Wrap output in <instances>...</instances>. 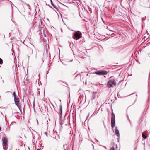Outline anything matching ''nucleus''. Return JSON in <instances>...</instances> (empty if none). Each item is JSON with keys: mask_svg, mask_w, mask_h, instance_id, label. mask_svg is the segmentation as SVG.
I'll return each instance as SVG.
<instances>
[{"mask_svg": "<svg viewBox=\"0 0 150 150\" xmlns=\"http://www.w3.org/2000/svg\"><path fill=\"white\" fill-rule=\"evenodd\" d=\"M116 85V83L114 79H109L107 84V86L108 88L113 87Z\"/></svg>", "mask_w": 150, "mask_h": 150, "instance_id": "nucleus-1", "label": "nucleus"}, {"mask_svg": "<svg viewBox=\"0 0 150 150\" xmlns=\"http://www.w3.org/2000/svg\"><path fill=\"white\" fill-rule=\"evenodd\" d=\"M14 101L15 104L18 107L21 112H22L21 105L19 104V99L18 96H15Z\"/></svg>", "mask_w": 150, "mask_h": 150, "instance_id": "nucleus-2", "label": "nucleus"}, {"mask_svg": "<svg viewBox=\"0 0 150 150\" xmlns=\"http://www.w3.org/2000/svg\"><path fill=\"white\" fill-rule=\"evenodd\" d=\"M81 33L79 31L75 32L73 35V38L76 40L79 39L81 37Z\"/></svg>", "mask_w": 150, "mask_h": 150, "instance_id": "nucleus-3", "label": "nucleus"}, {"mask_svg": "<svg viewBox=\"0 0 150 150\" xmlns=\"http://www.w3.org/2000/svg\"><path fill=\"white\" fill-rule=\"evenodd\" d=\"M93 73L98 75H104L107 74L108 73V72L104 70H100L93 72Z\"/></svg>", "mask_w": 150, "mask_h": 150, "instance_id": "nucleus-4", "label": "nucleus"}, {"mask_svg": "<svg viewBox=\"0 0 150 150\" xmlns=\"http://www.w3.org/2000/svg\"><path fill=\"white\" fill-rule=\"evenodd\" d=\"M3 141V144H7V142H8L7 139L6 137H3L2 139Z\"/></svg>", "mask_w": 150, "mask_h": 150, "instance_id": "nucleus-5", "label": "nucleus"}, {"mask_svg": "<svg viewBox=\"0 0 150 150\" xmlns=\"http://www.w3.org/2000/svg\"><path fill=\"white\" fill-rule=\"evenodd\" d=\"M62 105H61L59 106V113L60 115V117H62Z\"/></svg>", "mask_w": 150, "mask_h": 150, "instance_id": "nucleus-6", "label": "nucleus"}, {"mask_svg": "<svg viewBox=\"0 0 150 150\" xmlns=\"http://www.w3.org/2000/svg\"><path fill=\"white\" fill-rule=\"evenodd\" d=\"M115 133L117 136L118 137H119L120 136V134L119 133L118 130L117 129V127H115Z\"/></svg>", "mask_w": 150, "mask_h": 150, "instance_id": "nucleus-7", "label": "nucleus"}, {"mask_svg": "<svg viewBox=\"0 0 150 150\" xmlns=\"http://www.w3.org/2000/svg\"><path fill=\"white\" fill-rule=\"evenodd\" d=\"M115 120H111V127L112 128H113L115 126Z\"/></svg>", "mask_w": 150, "mask_h": 150, "instance_id": "nucleus-8", "label": "nucleus"}, {"mask_svg": "<svg viewBox=\"0 0 150 150\" xmlns=\"http://www.w3.org/2000/svg\"><path fill=\"white\" fill-rule=\"evenodd\" d=\"M111 120H115V116L113 112L111 114Z\"/></svg>", "mask_w": 150, "mask_h": 150, "instance_id": "nucleus-9", "label": "nucleus"}, {"mask_svg": "<svg viewBox=\"0 0 150 150\" xmlns=\"http://www.w3.org/2000/svg\"><path fill=\"white\" fill-rule=\"evenodd\" d=\"M50 2H51V4L52 5V6L54 8H56L57 10H58V8H57V7H56V6L53 3V2H52V0H50Z\"/></svg>", "mask_w": 150, "mask_h": 150, "instance_id": "nucleus-10", "label": "nucleus"}, {"mask_svg": "<svg viewBox=\"0 0 150 150\" xmlns=\"http://www.w3.org/2000/svg\"><path fill=\"white\" fill-rule=\"evenodd\" d=\"M7 144H3V148L4 150H7Z\"/></svg>", "mask_w": 150, "mask_h": 150, "instance_id": "nucleus-11", "label": "nucleus"}, {"mask_svg": "<svg viewBox=\"0 0 150 150\" xmlns=\"http://www.w3.org/2000/svg\"><path fill=\"white\" fill-rule=\"evenodd\" d=\"M142 136L144 138L146 139L147 138L146 136L144 134H142Z\"/></svg>", "mask_w": 150, "mask_h": 150, "instance_id": "nucleus-12", "label": "nucleus"}, {"mask_svg": "<svg viewBox=\"0 0 150 150\" xmlns=\"http://www.w3.org/2000/svg\"><path fill=\"white\" fill-rule=\"evenodd\" d=\"M146 16H145L144 18H142V22H143L144 21V20L146 19Z\"/></svg>", "mask_w": 150, "mask_h": 150, "instance_id": "nucleus-13", "label": "nucleus"}, {"mask_svg": "<svg viewBox=\"0 0 150 150\" xmlns=\"http://www.w3.org/2000/svg\"><path fill=\"white\" fill-rule=\"evenodd\" d=\"M67 145L66 144L65 145H64L63 146V148L64 150H66L67 149Z\"/></svg>", "mask_w": 150, "mask_h": 150, "instance_id": "nucleus-14", "label": "nucleus"}, {"mask_svg": "<svg viewBox=\"0 0 150 150\" xmlns=\"http://www.w3.org/2000/svg\"><path fill=\"white\" fill-rule=\"evenodd\" d=\"M3 60L1 59L0 58V64H3Z\"/></svg>", "mask_w": 150, "mask_h": 150, "instance_id": "nucleus-15", "label": "nucleus"}, {"mask_svg": "<svg viewBox=\"0 0 150 150\" xmlns=\"http://www.w3.org/2000/svg\"><path fill=\"white\" fill-rule=\"evenodd\" d=\"M110 150H115V149L114 147H112L110 149Z\"/></svg>", "mask_w": 150, "mask_h": 150, "instance_id": "nucleus-16", "label": "nucleus"}, {"mask_svg": "<svg viewBox=\"0 0 150 150\" xmlns=\"http://www.w3.org/2000/svg\"><path fill=\"white\" fill-rule=\"evenodd\" d=\"M13 95H14V97H15V96H17L16 95V93H15V92H13Z\"/></svg>", "mask_w": 150, "mask_h": 150, "instance_id": "nucleus-17", "label": "nucleus"}, {"mask_svg": "<svg viewBox=\"0 0 150 150\" xmlns=\"http://www.w3.org/2000/svg\"><path fill=\"white\" fill-rule=\"evenodd\" d=\"M15 123V122H12L11 123V124L10 125H11L12 124H13V123Z\"/></svg>", "mask_w": 150, "mask_h": 150, "instance_id": "nucleus-18", "label": "nucleus"}, {"mask_svg": "<svg viewBox=\"0 0 150 150\" xmlns=\"http://www.w3.org/2000/svg\"><path fill=\"white\" fill-rule=\"evenodd\" d=\"M37 150H40V149H37Z\"/></svg>", "mask_w": 150, "mask_h": 150, "instance_id": "nucleus-19", "label": "nucleus"}, {"mask_svg": "<svg viewBox=\"0 0 150 150\" xmlns=\"http://www.w3.org/2000/svg\"><path fill=\"white\" fill-rule=\"evenodd\" d=\"M1 127H0V131H1Z\"/></svg>", "mask_w": 150, "mask_h": 150, "instance_id": "nucleus-20", "label": "nucleus"}, {"mask_svg": "<svg viewBox=\"0 0 150 150\" xmlns=\"http://www.w3.org/2000/svg\"><path fill=\"white\" fill-rule=\"evenodd\" d=\"M37 123L38 124V120H37Z\"/></svg>", "mask_w": 150, "mask_h": 150, "instance_id": "nucleus-21", "label": "nucleus"}, {"mask_svg": "<svg viewBox=\"0 0 150 150\" xmlns=\"http://www.w3.org/2000/svg\"><path fill=\"white\" fill-rule=\"evenodd\" d=\"M3 81V83H4V80H3V81Z\"/></svg>", "mask_w": 150, "mask_h": 150, "instance_id": "nucleus-22", "label": "nucleus"}, {"mask_svg": "<svg viewBox=\"0 0 150 150\" xmlns=\"http://www.w3.org/2000/svg\"><path fill=\"white\" fill-rule=\"evenodd\" d=\"M44 36H46V35L45 34Z\"/></svg>", "mask_w": 150, "mask_h": 150, "instance_id": "nucleus-23", "label": "nucleus"}, {"mask_svg": "<svg viewBox=\"0 0 150 150\" xmlns=\"http://www.w3.org/2000/svg\"><path fill=\"white\" fill-rule=\"evenodd\" d=\"M45 133H47V132H45Z\"/></svg>", "mask_w": 150, "mask_h": 150, "instance_id": "nucleus-24", "label": "nucleus"}, {"mask_svg": "<svg viewBox=\"0 0 150 150\" xmlns=\"http://www.w3.org/2000/svg\"><path fill=\"white\" fill-rule=\"evenodd\" d=\"M95 98V97H93V98Z\"/></svg>", "mask_w": 150, "mask_h": 150, "instance_id": "nucleus-25", "label": "nucleus"}]
</instances>
